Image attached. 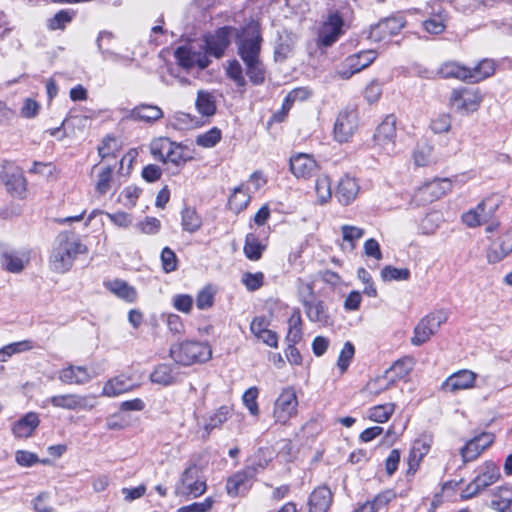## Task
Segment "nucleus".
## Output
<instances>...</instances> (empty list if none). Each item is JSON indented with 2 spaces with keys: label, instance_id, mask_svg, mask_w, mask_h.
<instances>
[{
  "label": "nucleus",
  "instance_id": "nucleus-1",
  "mask_svg": "<svg viewBox=\"0 0 512 512\" xmlns=\"http://www.w3.org/2000/svg\"><path fill=\"white\" fill-rule=\"evenodd\" d=\"M86 253L87 247L74 232H61L54 240L49 266L56 273H65L70 270L78 255Z\"/></svg>",
  "mask_w": 512,
  "mask_h": 512
},
{
  "label": "nucleus",
  "instance_id": "nucleus-2",
  "mask_svg": "<svg viewBox=\"0 0 512 512\" xmlns=\"http://www.w3.org/2000/svg\"><path fill=\"white\" fill-rule=\"evenodd\" d=\"M262 38L256 30H247L238 41V54L246 65L250 81L259 85L265 79V70L259 59Z\"/></svg>",
  "mask_w": 512,
  "mask_h": 512
},
{
  "label": "nucleus",
  "instance_id": "nucleus-3",
  "mask_svg": "<svg viewBox=\"0 0 512 512\" xmlns=\"http://www.w3.org/2000/svg\"><path fill=\"white\" fill-rule=\"evenodd\" d=\"M170 357L178 364L189 366L196 362L208 361L212 356L208 344L198 341H184L172 345L169 350Z\"/></svg>",
  "mask_w": 512,
  "mask_h": 512
},
{
  "label": "nucleus",
  "instance_id": "nucleus-4",
  "mask_svg": "<svg viewBox=\"0 0 512 512\" xmlns=\"http://www.w3.org/2000/svg\"><path fill=\"white\" fill-rule=\"evenodd\" d=\"M206 488V480L201 468L191 464L182 472L176 483L175 493L179 496L199 497L205 493Z\"/></svg>",
  "mask_w": 512,
  "mask_h": 512
},
{
  "label": "nucleus",
  "instance_id": "nucleus-5",
  "mask_svg": "<svg viewBox=\"0 0 512 512\" xmlns=\"http://www.w3.org/2000/svg\"><path fill=\"white\" fill-rule=\"evenodd\" d=\"M0 180L11 196L19 199L26 198L27 179L20 167L10 161H4L1 166Z\"/></svg>",
  "mask_w": 512,
  "mask_h": 512
},
{
  "label": "nucleus",
  "instance_id": "nucleus-6",
  "mask_svg": "<svg viewBox=\"0 0 512 512\" xmlns=\"http://www.w3.org/2000/svg\"><path fill=\"white\" fill-rule=\"evenodd\" d=\"M448 319V313L444 310L434 311L423 317L414 328L411 343L421 346L426 343Z\"/></svg>",
  "mask_w": 512,
  "mask_h": 512
},
{
  "label": "nucleus",
  "instance_id": "nucleus-7",
  "mask_svg": "<svg viewBox=\"0 0 512 512\" xmlns=\"http://www.w3.org/2000/svg\"><path fill=\"white\" fill-rule=\"evenodd\" d=\"M298 398L294 388H284L276 398L273 406V419L276 424L287 425L296 416Z\"/></svg>",
  "mask_w": 512,
  "mask_h": 512
},
{
  "label": "nucleus",
  "instance_id": "nucleus-8",
  "mask_svg": "<svg viewBox=\"0 0 512 512\" xmlns=\"http://www.w3.org/2000/svg\"><path fill=\"white\" fill-rule=\"evenodd\" d=\"M482 102V95L476 88L454 89L450 95V105L459 113L476 111Z\"/></svg>",
  "mask_w": 512,
  "mask_h": 512
},
{
  "label": "nucleus",
  "instance_id": "nucleus-9",
  "mask_svg": "<svg viewBox=\"0 0 512 512\" xmlns=\"http://www.w3.org/2000/svg\"><path fill=\"white\" fill-rule=\"evenodd\" d=\"M232 31L233 28L225 26L219 28L213 34L205 35L203 37L202 44L200 45V48L202 49L203 53H205L208 58L209 56L221 58L224 54L225 49L230 44V37Z\"/></svg>",
  "mask_w": 512,
  "mask_h": 512
},
{
  "label": "nucleus",
  "instance_id": "nucleus-10",
  "mask_svg": "<svg viewBox=\"0 0 512 512\" xmlns=\"http://www.w3.org/2000/svg\"><path fill=\"white\" fill-rule=\"evenodd\" d=\"M174 57L177 63L187 70L195 66L202 70L210 64L209 58L202 49L196 48L193 44L178 47L174 52Z\"/></svg>",
  "mask_w": 512,
  "mask_h": 512
},
{
  "label": "nucleus",
  "instance_id": "nucleus-11",
  "mask_svg": "<svg viewBox=\"0 0 512 512\" xmlns=\"http://www.w3.org/2000/svg\"><path fill=\"white\" fill-rule=\"evenodd\" d=\"M376 59V53L373 50L362 51L351 55L345 59L342 67L336 71L341 79H349L355 73L368 67Z\"/></svg>",
  "mask_w": 512,
  "mask_h": 512
},
{
  "label": "nucleus",
  "instance_id": "nucleus-12",
  "mask_svg": "<svg viewBox=\"0 0 512 512\" xmlns=\"http://www.w3.org/2000/svg\"><path fill=\"white\" fill-rule=\"evenodd\" d=\"M52 406L67 410H91L96 404L94 395L63 394L49 399Z\"/></svg>",
  "mask_w": 512,
  "mask_h": 512
},
{
  "label": "nucleus",
  "instance_id": "nucleus-13",
  "mask_svg": "<svg viewBox=\"0 0 512 512\" xmlns=\"http://www.w3.org/2000/svg\"><path fill=\"white\" fill-rule=\"evenodd\" d=\"M396 119L393 115L387 116L378 126L374 134L375 142L388 155L396 153Z\"/></svg>",
  "mask_w": 512,
  "mask_h": 512
},
{
  "label": "nucleus",
  "instance_id": "nucleus-14",
  "mask_svg": "<svg viewBox=\"0 0 512 512\" xmlns=\"http://www.w3.org/2000/svg\"><path fill=\"white\" fill-rule=\"evenodd\" d=\"M358 127V115L354 109L341 111L334 124V138L338 142H347Z\"/></svg>",
  "mask_w": 512,
  "mask_h": 512
},
{
  "label": "nucleus",
  "instance_id": "nucleus-15",
  "mask_svg": "<svg viewBox=\"0 0 512 512\" xmlns=\"http://www.w3.org/2000/svg\"><path fill=\"white\" fill-rule=\"evenodd\" d=\"M494 435L489 432H482L466 442L460 449V455L463 463H468L477 459L481 453L494 442Z\"/></svg>",
  "mask_w": 512,
  "mask_h": 512
},
{
  "label": "nucleus",
  "instance_id": "nucleus-16",
  "mask_svg": "<svg viewBox=\"0 0 512 512\" xmlns=\"http://www.w3.org/2000/svg\"><path fill=\"white\" fill-rule=\"evenodd\" d=\"M342 26L343 20L337 12L329 14L319 30L317 45L323 47L331 46L340 36Z\"/></svg>",
  "mask_w": 512,
  "mask_h": 512
},
{
  "label": "nucleus",
  "instance_id": "nucleus-17",
  "mask_svg": "<svg viewBox=\"0 0 512 512\" xmlns=\"http://www.w3.org/2000/svg\"><path fill=\"white\" fill-rule=\"evenodd\" d=\"M257 469L254 466H247L231 476L226 484L227 493L230 496H238L246 493L251 487V481L256 476Z\"/></svg>",
  "mask_w": 512,
  "mask_h": 512
},
{
  "label": "nucleus",
  "instance_id": "nucleus-18",
  "mask_svg": "<svg viewBox=\"0 0 512 512\" xmlns=\"http://www.w3.org/2000/svg\"><path fill=\"white\" fill-rule=\"evenodd\" d=\"M402 17H389L372 26L368 38L374 42H380L387 37L398 34L404 27Z\"/></svg>",
  "mask_w": 512,
  "mask_h": 512
},
{
  "label": "nucleus",
  "instance_id": "nucleus-19",
  "mask_svg": "<svg viewBox=\"0 0 512 512\" xmlns=\"http://www.w3.org/2000/svg\"><path fill=\"white\" fill-rule=\"evenodd\" d=\"M512 252V228L489 245L486 258L491 264L502 261Z\"/></svg>",
  "mask_w": 512,
  "mask_h": 512
},
{
  "label": "nucleus",
  "instance_id": "nucleus-20",
  "mask_svg": "<svg viewBox=\"0 0 512 512\" xmlns=\"http://www.w3.org/2000/svg\"><path fill=\"white\" fill-rule=\"evenodd\" d=\"M451 188L452 183L449 179H434L422 185L417 190L416 196L424 202H433L450 191Z\"/></svg>",
  "mask_w": 512,
  "mask_h": 512
},
{
  "label": "nucleus",
  "instance_id": "nucleus-21",
  "mask_svg": "<svg viewBox=\"0 0 512 512\" xmlns=\"http://www.w3.org/2000/svg\"><path fill=\"white\" fill-rule=\"evenodd\" d=\"M477 374L470 370H460L449 376L441 385V390L455 393L474 386Z\"/></svg>",
  "mask_w": 512,
  "mask_h": 512
},
{
  "label": "nucleus",
  "instance_id": "nucleus-22",
  "mask_svg": "<svg viewBox=\"0 0 512 512\" xmlns=\"http://www.w3.org/2000/svg\"><path fill=\"white\" fill-rule=\"evenodd\" d=\"M359 190L357 180L349 175H344L338 182L335 196L341 204L349 205L356 199Z\"/></svg>",
  "mask_w": 512,
  "mask_h": 512
},
{
  "label": "nucleus",
  "instance_id": "nucleus-23",
  "mask_svg": "<svg viewBox=\"0 0 512 512\" xmlns=\"http://www.w3.org/2000/svg\"><path fill=\"white\" fill-rule=\"evenodd\" d=\"M113 167L111 165H94L93 172L97 173L95 190L100 195H105L112 188L117 189L116 181L113 177Z\"/></svg>",
  "mask_w": 512,
  "mask_h": 512
},
{
  "label": "nucleus",
  "instance_id": "nucleus-24",
  "mask_svg": "<svg viewBox=\"0 0 512 512\" xmlns=\"http://www.w3.org/2000/svg\"><path fill=\"white\" fill-rule=\"evenodd\" d=\"M163 117V111L160 107L150 104H140L128 111L126 118L133 121H143L147 123L155 122Z\"/></svg>",
  "mask_w": 512,
  "mask_h": 512
},
{
  "label": "nucleus",
  "instance_id": "nucleus-25",
  "mask_svg": "<svg viewBox=\"0 0 512 512\" xmlns=\"http://www.w3.org/2000/svg\"><path fill=\"white\" fill-rule=\"evenodd\" d=\"M316 169V161L308 154H298L290 158V170L297 178L309 177Z\"/></svg>",
  "mask_w": 512,
  "mask_h": 512
},
{
  "label": "nucleus",
  "instance_id": "nucleus-26",
  "mask_svg": "<svg viewBox=\"0 0 512 512\" xmlns=\"http://www.w3.org/2000/svg\"><path fill=\"white\" fill-rule=\"evenodd\" d=\"M333 500L331 490L326 486L316 488L309 497V512H327Z\"/></svg>",
  "mask_w": 512,
  "mask_h": 512
},
{
  "label": "nucleus",
  "instance_id": "nucleus-27",
  "mask_svg": "<svg viewBox=\"0 0 512 512\" xmlns=\"http://www.w3.org/2000/svg\"><path fill=\"white\" fill-rule=\"evenodd\" d=\"M40 423L37 413L29 412L24 417L14 423L12 432L15 437L28 438L30 437Z\"/></svg>",
  "mask_w": 512,
  "mask_h": 512
},
{
  "label": "nucleus",
  "instance_id": "nucleus-28",
  "mask_svg": "<svg viewBox=\"0 0 512 512\" xmlns=\"http://www.w3.org/2000/svg\"><path fill=\"white\" fill-rule=\"evenodd\" d=\"M59 379L65 384L82 385L90 381L91 376L85 367L70 365L60 370Z\"/></svg>",
  "mask_w": 512,
  "mask_h": 512
},
{
  "label": "nucleus",
  "instance_id": "nucleus-29",
  "mask_svg": "<svg viewBox=\"0 0 512 512\" xmlns=\"http://www.w3.org/2000/svg\"><path fill=\"white\" fill-rule=\"evenodd\" d=\"M104 286L118 298L132 303L137 298V291L133 286H130L126 281L114 279L104 282Z\"/></svg>",
  "mask_w": 512,
  "mask_h": 512
},
{
  "label": "nucleus",
  "instance_id": "nucleus-30",
  "mask_svg": "<svg viewBox=\"0 0 512 512\" xmlns=\"http://www.w3.org/2000/svg\"><path fill=\"white\" fill-rule=\"evenodd\" d=\"M135 385L128 377L117 376L108 380L102 390V394L107 397H115L122 393L132 390Z\"/></svg>",
  "mask_w": 512,
  "mask_h": 512
},
{
  "label": "nucleus",
  "instance_id": "nucleus-31",
  "mask_svg": "<svg viewBox=\"0 0 512 512\" xmlns=\"http://www.w3.org/2000/svg\"><path fill=\"white\" fill-rule=\"evenodd\" d=\"M306 315L310 321L320 325L328 324L329 315L323 301L312 299L304 303Z\"/></svg>",
  "mask_w": 512,
  "mask_h": 512
},
{
  "label": "nucleus",
  "instance_id": "nucleus-32",
  "mask_svg": "<svg viewBox=\"0 0 512 512\" xmlns=\"http://www.w3.org/2000/svg\"><path fill=\"white\" fill-rule=\"evenodd\" d=\"M510 490L507 487H497L493 490V499L490 507L497 512H512V499L509 498Z\"/></svg>",
  "mask_w": 512,
  "mask_h": 512
},
{
  "label": "nucleus",
  "instance_id": "nucleus-33",
  "mask_svg": "<svg viewBox=\"0 0 512 512\" xmlns=\"http://www.w3.org/2000/svg\"><path fill=\"white\" fill-rule=\"evenodd\" d=\"M495 72V64L492 60L484 59L473 68H470L468 75L469 82L477 83L490 76Z\"/></svg>",
  "mask_w": 512,
  "mask_h": 512
},
{
  "label": "nucleus",
  "instance_id": "nucleus-34",
  "mask_svg": "<svg viewBox=\"0 0 512 512\" xmlns=\"http://www.w3.org/2000/svg\"><path fill=\"white\" fill-rule=\"evenodd\" d=\"M150 379L153 383L168 386L175 383L176 374L174 373L173 366L160 364L151 373Z\"/></svg>",
  "mask_w": 512,
  "mask_h": 512
},
{
  "label": "nucleus",
  "instance_id": "nucleus-35",
  "mask_svg": "<svg viewBox=\"0 0 512 512\" xmlns=\"http://www.w3.org/2000/svg\"><path fill=\"white\" fill-rule=\"evenodd\" d=\"M499 478V468L493 462H486L484 465L483 472L476 476L474 479L476 480L479 487L483 491L487 487L497 482Z\"/></svg>",
  "mask_w": 512,
  "mask_h": 512
},
{
  "label": "nucleus",
  "instance_id": "nucleus-36",
  "mask_svg": "<svg viewBox=\"0 0 512 512\" xmlns=\"http://www.w3.org/2000/svg\"><path fill=\"white\" fill-rule=\"evenodd\" d=\"M181 225L184 231L195 233L202 226V219L194 208L185 207L181 213Z\"/></svg>",
  "mask_w": 512,
  "mask_h": 512
},
{
  "label": "nucleus",
  "instance_id": "nucleus-37",
  "mask_svg": "<svg viewBox=\"0 0 512 512\" xmlns=\"http://www.w3.org/2000/svg\"><path fill=\"white\" fill-rule=\"evenodd\" d=\"M469 73L470 68L461 66L455 62H447L443 64L439 69V74L443 78H457L462 81H469Z\"/></svg>",
  "mask_w": 512,
  "mask_h": 512
},
{
  "label": "nucleus",
  "instance_id": "nucleus-38",
  "mask_svg": "<svg viewBox=\"0 0 512 512\" xmlns=\"http://www.w3.org/2000/svg\"><path fill=\"white\" fill-rule=\"evenodd\" d=\"M265 250V245H263L258 237L255 234H248L245 238L244 244V254L245 256L252 261H257L262 257V253Z\"/></svg>",
  "mask_w": 512,
  "mask_h": 512
},
{
  "label": "nucleus",
  "instance_id": "nucleus-39",
  "mask_svg": "<svg viewBox=\"0 0 512 512\" xmlns=\"http://www.w3.org/2000/svg\"><path fill=\"white\" fill-rule=\"evenodd\" d=\"M414 361L410 357L399 359L386 371L388 376L396 380L406 378L413 369Z\"/></svg>",
  "mask_w": 512,
  "mask_h": 512
},
{
  "label": "nucleus",
  "instance_id": "nucleus-40",
  "mask_svg": "<svg viewBox=\"0 0 512 512\" xmlns=\"http://www.w3.org/2000/svg\"><path fill=\"white\" fill-rule=\"evenodd\" d=\"M195 105L198 112L204 116H212L216 112L215 98L209 92L198 91Z\"/></svg>",
  "mask_w": 512,
  "mask_h": 512
},
{
  "label": "nucleus",
  "instance_id": "nucleus-41",
  "mask_svg": "<svg viewBox=\"0 0 512 512\" xmlns=\"http://www.w3.org/2000/svg\"><path fill=\"white\" fill-rule=\"evenodd\" d=\"M341 234L344 242L343 248H349L352 251L356 247V241L364 236L365 231L357 226L343 225L341 226Z\"/></svg>",
  "mask_w": 512,
  "mask_h": 512
},
{
  "label": "nucleus",
  "instance_id": "nucleus-42",
  "mask_svg": "<svg viewBox=\"0 0 512 512\" xmlns=\"http://www.w3.org/2000/svg\"><path fill=\"white\" fill-rule=\"evenodd\" d=\"M114 35L108 31H101L97 37V46L105 59L118 60L120 56L111 49Z\"/></svg>",
  "mask_w": 512,
  "mask_h": 512
},
{
  "label": "nucleus",
  "instance_id": "nucleus-43",
  "mask_svg": "<svg viewBox=\"0 0 512 512\" xmlns=\"http://www.w3.org/2000/svg\"><path fill=\"white\" fill-rule=\"evenodd\" d=\"M498 207L499 202L493 197H488L481 201L474 209L478 214L481 224H483L492 219Z\"/></svg>",
  "mask_w": 512,
  "mask_h": 512
},
{
  "label": "nucleus",
  "instance_id": "nucleus-44",
  "mask_svg": "<svg viewBox=\"0 0 512 512\" xmlns=\"http://www.w3.org/2000/svg\"><path fill=\"white\" fill-rule=\"evenodd\" d=\"M1 261L3 268L10 273H20L24 269L28 260H24L22 257L10 253L5 252L1 255Z\"/></svg>",
  "mask_w": 512,
  "mask_h": 512
},
{
  "label": "nucleus",
  "instance_id": "nucleus-45",
  "mask_svg": "<svg viewBox=\"0 0 512 512\" xmlns=\"http://www.w3.org/2000/svg\"><path fill=\"white\" fill-rule=\"evenodd\" d=\"M395 411L394 403L377 405L369 409L368 416L370 420L377 423L387 422Z\"/></svg>",
  "mask_w": 512,
  "mask_h": 512
},
{
  "label": "nucleus",
  "instance_id": "nucleus-46",
  "mask_svg": "<svg viewBox=\"0 0 512 512\" xmlns=\"http://www.w3.org/2000/svg\"><path fill=\"white\" fill-rule=\"evenodd\" d=\"M230 414L231 409L228 406H221L219 409H217L213 415L209 417L207 423L204 426L206 435L208 436L213 429L219 428L224 422H226L230 417Z\"/></svg>",
  "mask_w": 512,
  "mask_h": 512
},
{
  "label": "nucleus",
  "instance_id": "nucleus-47",
  "mask_svg": "<svg viewBox=\"0 0 512 512\" xmlns=\"http://www.w3.org/2000/svg\"><path fill=\"white\" fill-rule=\"evenodd\" d=\"M430 443L426 439H416L409 454V466L413 468L414 465H418L421 459L429 452Z\"/></svg>",
  "mask_w": 512,
  "mask_h": 512
},
{
  "label": "nucleus",
  "instance_id": "nucleus-48",
  "mask_svg": "<svg viewBox=\"0 0 512 512\" xmlns=\"http://www.w3.org/2000/svg\"><path fill=\"white\" fill-rule=\"evenodd\" d=\"M394 383L395 379L388 376V374L385 372L384 375L369 381L366 385V390L370 394L378 395L391 388Z\"/></svg>",
  "mask_w": 512,
  "mask_h": 512
},
{
  "label": "nucleus",
  "instance_id": "nucleus-49",
  "mask_svg": "<svg viewBox=\"0 0 512 512\" xmlns=\"http://www.w3.org/2000/svg\"><path fill=\"white\" fill-rule=\"evenodd\" d=\"M250 202L249 194L241 186L236 187L230 196L228 204L231 210L236 213L244 210Z\"/></svg>",
  "mask_w": 512,
  "mask_h": 512
},
{
  "label": "nucleus",
  "instance_id": "nucleus-50",
  "mask_svg": "<svg viewBox=\"0 0 512 512\" xmlns=\"http://www.w3.org/2000/svg\"><path fill=\"white\" fill-rule=\"evenodd\" d=\"M301 316L299 312H294L288 321L289 330L286 336V340L289 344H297L302 339V329H301Z\"/></svg>",
  "mask_w": 512,
  "mask_h": 512
},
{
  "label": "nucleus",
  "instance_id": "nucleus-51",
  "mask_svg": "<svg viewBox=\"0 0 512 512\" xmlns=\"http://www.w3.org/2000/svg\"><path fill=\"white\" fill-rule=\"evenodd\" d=\"M173 147V142L166 137L154 139L150 144V151L153 157L163 162L169 149Z\"/></svg>",
  "mask_w": 512,
  "mask_h": 512
},
{
  "label": "nucleus",
  "instance_id": "nucleus-52",
  "mask_svg": "<svg viewBox=\"0 0 512 512\" xmlns=\"http://www.w3.org/2000/svg\"><path fill=\"white\" fill-rule=\"evenodd\" d=\"M315 192L321 204L327 202L331 198V181L327 175H321L316 179Z\"/></svg>",
  "mask_w": 512,
  "mask_h": 512
},
{
  "label": "nucleus",
  "instance_id": "nucleus-53",
  "mask_svg": "<svg viewBox=\"0 0 512 512\" xmlns=\"http://www.w3.org/2000/svg\"><path fill=\"white\" fill-rule=\"evenodd\" d=\"M381 278L383 281H405L410 278V270L408 268H396L393 266H385L381 270Z\"/></svg>",
  "mask_w": 512,
  "mask_h": 512
},
{
  "label": "nucleus",
  "instance_id": "nucleus-54",
  "mask_svg": "<svg viewBox=\"0 0 512 512\" xmlns=\"http://www.w3.org/2000/svg\"><path fill=\"white\" fill-rule=\"evenodd\" d=\"M184 151V146L173 142V147L169 149L166 157L163 160V163H172L177 167L184 165L190 159L189 157L185 156Z\"/></svg>",
  "mask_w": 512,
  "mask_h": 512
},
{
  "label": "nucleus",
  "instance_id": "nucleus-55",
  "mask_svg": "<svg viewBox=\"0 0 512 512\" xmlns=\"http://www.w3.org/2000/svg\"><path fill=\"white\" fill-rule=\"evenodd\" d=\"M33 348L29 340L15 342L0 349V362H5L10 356Z\"/></svg>",
  "mask_w": 512,
  "mask_h": 512
},
{
  "label": "nucleus",
  "instance_id": "nucleus-56",
  "mask_svg": "<svg viewBox=\"0 0 512 512\" xmlns=\"http://www.w3.org/2000/svg\"><path fill=\"white\" fill-rule=\"evenodd\" d=\"M354 354H355V348H354L353 344L351 342L347 341L344 344V346L339 354L338 360H337V367L340 371V374H344L347 371V369L354 357Z\"/></svg>",
  "mask_w": 512,
  "mask_h": 512
},
{
  "label": "nucleus",
  "instance_id": "nucleus-57",
  "mask_svg": "<svg viewBox=\"0 0 512 512\" xmlns=\"http://www.w3.org/2000/svg\"><path fill=\"white\" fill-rule=\"evenodd\" d=\"M221 139V131L214 127L209 131L200 134L196 138V144L205 148L214 147Z\"/></svg>",
  "mask_w": 512,
  "mask_h": 512
},
{
  "label": "nucleus",
  "instance_id": "nucleus-58",
  "mask_svg": "<svg viewBox=\"0 0 512 512\" xmlns=\"http://www.w3.org/2000/svg\"><path fill=\"white\" fill-rule=\"evenodd\" d=\"M215 290L212 286H206L200 290L196 297V306L200 310L210 308L214 303Z\"/></svg>",
  "mask_w": 512,
  "mask_h": 512
},
{
  "label": "nucleus",
  "instance_id": "nucleus-59",
  "mask_svg": "<svg viewBox=\"0 0 512 512\" xmlns=\"http://www.w3.org/2000/svg\"><path fill=\"white\" fill-rule=\"evenodd\" d=\"M424 29L431 34H440L445 28V17L441 15V11L439 10L437 13V17H431L423 22Z\"/></svg>",
  "mask_w": 512,
  "mask_h": 512
},
{
  "label": "nucleus",
  "instance_id": "nucleus-60",
  "mask_svg": "<svg viewBox=\"0 0 512 512\" xmlns=\"http://www.w3.org/2000/svg\"><path fill=\"white\" fill-rule=\"evenodd\" d=\"M257 397L258 389L256 387H251L248 390H246L242 397L244 405L249 410V412L254 416H257L259 414Z\"/></svg>",
  "mask_w": 512,
  "mask_h": 512
},
{
  "label": "nucleus",
  "instance_id": "nucleus-61",
  "mask_svg": "<svg viewBox=\"0 0 512 512\" xmlns=\"http://www.w3.org/2000/svg\"><path fill=\"white\" fill-rule=\"evenodd\" d=\"M227 75L237 86L243 87L246 84L243 76L242 67L237 60L230 61L226 68Z\"/></svg>",
  "mask_w": 512,
  "mask_h": 512
},
{
  "label": "nucleus",
  "instance_id": "nucleus-62",
  "mask_svg": "<svg viewBox=\"0 0 512 512\" xmlns=\"http://www.w3.org/2000/svg\"><path fill=\"white\" fill-rule=\"evenodd\" d=\"M242 282L249 291H256L263 285L264 274L262 272H246L243 274Z\"/></svg>",
  "mask_w": 512,
  "mask_h": 512
},
{
  "label": "nucleus",
  "instance_id": "nucleus-63",
  "mask_svg": "<svg viewBox=\"0 0 512 512\" xmlns=\"http://www.w3.org/2000/svg\"><path fill=\"white\" fill-rule=\"evenodd\" d=\"M161 262L163 270L166 273L175 271L177 269V257L174 251H172L169 247H165L161 252Z\"/></svg>",
  "mask_w": 512,
  "mask_h": 512
},
{
  "label": "nucleus",
  "instance_id": "nucleus-64",
  "mask_svg": "<svg viewBox=\"0 0 512 512\" xmlns=\"http://www.w3.org/2000/svg\"><path fill=\"white\" fill-rule=\"evenodd\" d=\"M212 504L213 500L211 498H206L202 502H194L192 504L182 506L177 512H207L211 509Z\"/></svg>",
  "mask_w": 512,
  "mask_h": 512
}]
</instances>
